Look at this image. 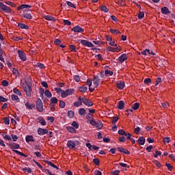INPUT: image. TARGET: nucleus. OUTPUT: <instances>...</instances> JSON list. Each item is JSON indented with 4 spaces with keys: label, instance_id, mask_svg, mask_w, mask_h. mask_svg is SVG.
<instances>
[{
    "label": "nucleus",
    "instance_id": "nucleus-1",
    "mask_svg": "<svg viewBox=\"0 0 175 175\" xmlns=\"http://www.w3.org/2000/svg\"><path fill=\"white\" fill-rule=\"evenodd\" d=\"M7 146L9 147V148H10V150H12V151H14V152H16V154H17V155H21V157H25V158H27L28 156L18 150V148H20V144H16L14 142H8L6 143Z\"/></svg>",
    "mask_w": 175,
    "mask_h": 175
},
{
    "label": "nucleus",
    "instance_id": "nucleus-2",
    "mask_svg": "<svg viewBox=\"0 0 175 175\" xmlns=\"http://www.w3.org/2000/svg\"><path fill=\"white\" fill-rule=\"evenodd\" d=\"M0 12L1 13H6L8 14L9 13H12V8L6 5H4L3 3L0 2Z\"/></svg>",
    "mask_w": 175,
    "mask_h": 175
},
{
    "label": "nucleus",
    "instance_id": "nucleus-3",
    "mask_svg": "<svg viewBox=\"0 0 175 175\" xmlns=\"http://www.w3.org/2000/svg\"><path fill=\"white\" fill-rule=\"evenodd\" d=\"M75 93V90L73 89H67L63 93H62V98H66V96H69L70 95H72Z\"/></svg>",
    "mask_w": 175,
    "mask_h": 175
},
{
    "label": "nucleus",
    "instance_id": "nucleus-4",
    "mask_svg": "<svg viewBox=\"0 0 175 175\" xmlns=\"http://www.w3.org/2000/svg\"><path fill=\"white\" fill-rule=\"evenodd\" d=\"M93 84L95 88H98L99 87V85L100 84V78H99V76L94 75L93 79Z\"/></svg>",
    "mask_w": 175,
    "mask_h": 175
},
{
    "label": "nucleus",
    "instance_id": "nucleus-5",
    "mask_svg": "<svg viewBox=\"0 0 175 175\" xmlns=\"http://www.w3.org/2000/svg\"><path fill=\"white\" fill-rule=\"evenodd\" d=\"M23 88L27 96H31V92H32V88H31V83H27V86L23 87Z\"/></svg>",
    "mask_w": 175,
    "mask_h": 175
},
{
    "label": "nucleus",
    "instance_id": "nucleus-6",
    "mask_svg": "<svg viewBox=\"0 0 175 175\" xmlns=\"http://www.w3.org/2000/svg\"><path fill=\"white\" fill-rule=\"evenodd\" d=\"M36 106L37 110H43V102L40 98H37Z\"/></svg>",
    "mask_w": 175,
    "mask_h": 175
},
{
    "label": "nucleus",
    "instance_id": "nucleus-7",
    "mask_svg": "<svg viewBox=\"0 0 175 175\" xmlns=\"http://www.w3.org/2000/svg\"><path fill=\"white\" fill-rule=\"evenodd\" d=\"M71 31H72L73 32L78 33H83V32H84V29L79 25H77V26L72 27L71 29Z\"/></svg>",
    "mask_w": 175,
    "mask_h": 175
},
{
    "label": "nucleus",
    "instance_id": "nucleus-8",
    "mask_svg": "<svg viewBox=\"0 0 175 175\" xmlns=\"http://www.w3.org/2000/svg\"><path fill=\"white\" fill-rule=\"evenodd\" d=\"M18 55L20 59H21V61L27 60V55L25 54V53H24V51L18 50Z\"/></svg>",
    "mask_w": 175,
    "mask_h": 175
},
{
    "label": "nucleus",
    "instance_id": "nucleus-9",
    "mask_svg": "<svg viewBox=\"0 0 175 175\" xmlns=\"http://www.w3.org/2000/svg\"><path fill=\"white\" fill-rule=\"evenodd\" d=\"M127 59H128V56L126 55V53H123L121 56L118 57V59H117V61L120 62V64H122L125 62V61H126Z\"/></svg>",
    "mask_w": 175,
    "mask_h": 175
},
{
    "label": "nucleus",
    "instance_id": "nucleus-10",
    "mask_svg": "<svg viewBox=\"0 0 175 175\" xmlns=\"http://www.w3.org/2000/svg\"><path fill=\"white\" fill-rule=\"evenodd\" d=\"M22 17L24 18H27V20H32V14L31 13L27 12V11H23V14H21Z\"/></svg>",
    "mask_w": 175,
    "mask_h": 175
},
{
    "label": "nucleus",
    "instance_id": "nucleus-11",
    "mask_svg": "<svg viewBox=\"0 0 175 175\" xmlns=\"http://www.w3.org/2000/svg\"><path fill=\"white\" fill-rule=\"evenodd\" d=\"M81 44H83V46H85L86 47H94V44H92V42L85 40H81Z\"/></svg>",
    "mask_w": 175,
    "mask_h": 175
},
{
    "label": "nucleus",
    "instance_id": "nucleus-12",
    "mask_svg": "<svg viewBox=\"0 0 175 175\" xmlns=\"http://www.w3.org/2000/svg\"><path fill=\"white\" fill-rule=\"evenodd\" d=\"M46 133H49V130L47 129L38 128V135H46Z\"/></svg>",
    "mask_w": 175,
    "mask_h": 175
},
{
    "label": "nucleus",
    "instance_id": "nucleus-13",
    "mask_svg": "<svg viewBox=\"0 0 175 175\" xmlns=\"http://www.w3.org/2000/svg\"><path fill=\"white\" fill-rule=\"evenodd\" d=\"M117 150H118L120 152H122V154H125L126 155H131V152L124 148L118 147Z\"/></svg>",
    "mask_w": 175,
    "mask_h": 175
},
{
    "label": "nucleus",
    "instance_id": "nucleus-14",
    "mask_svg": "<svg viewBox=\"0 0 175 175\" xmlns=\"http://www.w3.org/2000/svg\"><path fill=\"white\" fill-rule=\"evenodd\" d=\"M32 8L31 5H28V4H22L21 5H19L18 8H17V10L18 11H20V10H23V9H29Z\"/></svg>",
    "mask_w": 175,
    "mask_h": 175
},
{
    "label": "nucleus",
    "instance_id": "nucleus-15",
    "mask_svg": "<svg viewBox=\"0 0 175 175\" xmlns=\"http://www.w3.org/2000/svg\"><path fill=\"white\" fill-rule=\"evenodd\" d=\"M89 111L90 113L86 116V118L88 121H91V120H94V116L92 114L95 113V110H90Z\"/></svg>",
    "mask_w": 175,
    "mask_h": 175
},
{
    "label": "nucleus",
    "instance_id": "nucleus-16",
    "mask_svg": "<svg viewBox=\"0 0 175 175\" xmlns=\"http://www.w3.org/2000/svg\"><path fill=\"white\" fill-rule=\"evenodd\" d=\"M82 103H84L85 106H92V101L85 98H82Z\"/></svg>",
    "mask_w": 175,
    "mask_h": 175
},
{
    "label": "nucleus",
    "instance_id": "nucleus-17",
    "mask_svg": "<svg viewBox=\"0 0 175 175\" xmlns=\"http://www.w3.org/2000/svg\"><path fill=\"white\" fill-rule=\"evenodd\" d=\"M66 146L68 148H76V144L72 140L68 141Z\"/></svg>",
    "mask_w": 175,
    "mask_h": 175
},
{
    "label": "nucleus",
    "instance_id": "nucleus-18",
    "mask_svg": "<svg viewBox=\"0 0 175 175\" xmlns=\"http://www.w3.org/2000/svg\"><path fill=\"white\" fill-rule=\"evenodd\" d=\"M116 87L118 88V90H124L125 88V83L124 81L118 82L116 83Z\"/></svg>",
    "mask_w": 175,
    "mask_h": 175
},
{
    "label": "nucleus",
    "instance_id": "nucleus-19",
    "mask_svg": "<svg viewBox=\"0 0 175 175\" xmlns=\"http://www.w3.org/2000/svg\"><path fill=\"white\" fill-rule=\"evenodd\" d=\"M137 143L140 146H144L146 143V138H144V137H139V139H137Z\"/></svg>",
    "mask_w": 175,
    "mask_h": 175
},
{
    "label": "nucleus",
    "instance_id": "nucleus-20",
    "mask_svg": "<svg viewBox=\"0 0 175 175\" xmlns=\"http://www.w3.org/2000/svg\"><path fill=\"white\" fill-rule=\"evenodd\" d=\"M25 106L29 110H32L35 107V104H32L29 102H26L25 103Z\"/></svg>",
    "mask_w": 175,
    "mask_h": 175
},
{
    "label": "nucleus",
    "instance_id": "nucleus-21",
    "mask_svg": "<svg viewBox=\"0 0 175 175\" xmlns=\"http://www.w3.org/2000/svg\"><path fill=\"white\" fill-rule=\"evenodd\" d=\"M117 107L118 109H119V110H122V109L125 107V103H124V101L122 100L118 101Z\"/></svg>",
    "mask_w": 175,
    "mask_h": 175
},
{
    "label": "nucleus",
    "instance_id": "nucleus-22",
    "mask_svg": "<svg viewBox=\"0 0 175 175\" xmlns=\"http://www.w3.org/2000/svg\"><path fill=\"white\" fill-rule=\"evenodd\" d=\"M2 137H3V139L8 142H12V137H10V135H8V134H1Z\"/></svg>",
    "mask_w": 175,
    "mask_h": 175
},
{
    "label": "nucleus",
    "instance_id": "nucleus-23",
    "mask_svg": "<svg viewBox=\"0 0 175 175\" xmlns=\"http://www.w3.org/2000/svg\"><path fill=\"white\" fill-rule=\"evenodd\" d=\"M26 142L29 143L31 142H35V139H33V136L32 135H27L25 137Z\"/></svg>",
    "mask_w": 175,
    "mask_h": 175
},
{
    "label": "nucleus",
    "instance_id": "nucleus-24",
    "mask_svg": "<svg viewBox=\"0 0 175 175\" xmlns=\"http://www.w3.org/2000/svg\"><path fill=\"white\" fill-rule=\"evenodd\" d=\"M18 27H19V28H21V29H29V27L28 26V25H25L24 23H18Z\"/></svg>",
    "mask_w": 175,
    "mask_h": 175
},
{
    "label": "nucleus",
    "instance_id": "nucleus-25",
    "mask_svg": "<svg viewBox=\"0 0 175 175\" xmlns=\"http://www.w3.org/2000/svg\"><path fill=\"white\" fill-rule=\"evenodd\" d=\"M66 129H67V131H69L70 133H76V129L71 126H66Z\"/></svg>",
    "mask_w": 175,
    "mask_h": 175
},
{
    "label": "nucleus",
    "instance_id": "nucleus-26",
    "mask_svg": "<svg viewBox=\"0 0 175 175\" xmlns=\"http://www.w3.org/2000/svg\"><path fill=\"white\" fill-rule=\"evenodd\" d=\"M161 13L163 14H169L170 11H169V8H167V7H164L161 8Z\"/></svg>",
    "mask_w": 175,
    "mask_h": 175
},
{
    "label": "nucleus",
    "instance_id": "nucleus-27",
    "mask_svg": "<svg viewBox=\"0 0 175 175\" xmlns=\"http://www.w3.org/2000/svg\"><path fill=\"white\" fill-rule=\"evenodd\" d=\"M44 18H45V20H47L48 21H56L55 18L50 15H46L44 16Z\"/></svg>",
    "mask_w": 175,
    "mask_h": 175
},
{
    "label": "nucleus",
    "instance_id": "nucleus-28",
    "mask_svg": "<svg viewBox=\"0 0 175 175\" xmlns=\"http://www.w3.org/2000/svg\"><path fill=\"white\" fill-rule=\"evenodd\" d=\"M139 107H140V104L139 103H135L131 106L133 110H137Z\"/></svg>",
    "mask_w": 175,
    "mask_h": 175
},
{
    "label": "nucleus",
    "instance_id": "nucleus-29",
    "mask_svg": "<svg viewBox=\"0 0 175 175\" xmlns=\"http://www.w3.org/2000/svg\"><path fill=\"white\" fill-rule=\"evenodd\" d=\"M45 162L47 163V165H49V166H51V167H53L54 169H57V170H58L59 169L58 167H57V165L53 163V162L49 161H45Z\"/></svg>",
    "mask_w": 175,
    "mask_h": 175
},
{
    "label": "nucleus",
    "instance_id": "nucleus-30",
    "mask_svg": "<svg viewBox=\"0 0 175 175\" xmlns=\"http://www.w3.org/2000/svg\"><path fill=\"white\" fill-rule=\"evenodd\" d=\"M12 100H16L17 103L20 102V98H18V96L12 94L11 96Z\"/></svg>",
    "mask_w": 175,
    "mask_h": 175
},
{
    "label": "nucleus",
    "instance_id": "nucleus-31",
    "mask_svg": "<svg viewBox=\"0 0 175 175\" xmlns=\"http://www.w3.org/2000/svg\"><path fill=\"white\" fill-rule=\"evenodd\" d=\"M38 122H39L40 124H41V125H43V126L47 125V122H46V120H45L44 118H40L39 119Z\"/></svg>",
    "mask_w": 175,
    "mask_h": 175
},
{
    "label": "nucleus",
    "instance_id": "nucleus-32",
    "mask_svg": "<svg viewBox=\"0 0 175 175\" xmlns=\"http://www.w3.org/2000/svg\"><path fill=\"white\" fill-rule=\"evenodd\" d=\"M79 91L80 92H87V91H88V88L84 87V86H81L79 88Z\"/></svg>",
    "mask_w": 175,
    "mask_h": 175
},
{
    "label": "nucleus",
    "instance_id": "nucleus-33",
    "mask_svg": "<svg viewBox=\"0 0 175 175\" xmlns=\"http://www.w3.org/2000/svg\"><path fill=\"white\" fill-rule=\"evenodd\" d=\"M69 49L70 50V51H72V53H76L77 51L76 46L73 44L69 46Z\"/></svg>",
    "mask_w": 175,
    "mask_h": 175
},
{
    "label": "nucleus",
    "instance_id": "nucleus-34",
    "mask_svg": "<svg viewBox=\"0 0 175 175\" xmlns=\"http://www.w3.org/2000/svg\"><path fill=\"white\" fill-rule=\"evenodd\" d=\"M13 92H14V94H16V95H18V96H21V95H23L21 94V92H20V90H18V89H17V88H14L13 89Z\"/></svg>",
    "mask_w": 175,
    "mask_h": 175
},
{
    "label": "nucleus",
    "instance_id": "nucleus-35",
    "mask_svg": "<svg viewBox=\"0 0 175 175\" xmlns=\"http://www.w3.org/2000/svg\"><path fill=\"white\" fill-rule=\"evenodd\" d=\"M100 10L102 12H104L105 13H107V12H109V8L107 7H106L105 5H101Z\"/></svg>",
    "mask_w": 175,
    "mask_h": 175
},
{
    "label": "nucleus",
    "instance_id": "nucleus-36",
    "mask_svg": "<svg viewBox=\"0 0 175 175\" xmlns=\"http://www.w3.org/2000/svg\"><path fill=\"white\" fill-rule=\"evenodd\" d=\"M118 135H120V136H125L126 135V132L124 129H120L118 131Z\"/></svg>",
    "mask_w": 175,
    "mask_h": 175
},
{
    "label": "nucleus",
    "instance_id": "nucleus-37",
    "mask_svg": "<svg viewBox=\"0 0 175 175\" xmlns=\"http://www.w3.org/2000/svg\"><path fill=\"white\" fill-rule=\"evenodd\" d=\"M55 91L57 93V94H61V96H62V94L64 93V90L59 88H55Z\"/></svg>",
    "mask_w": 175,
    "mask_h": 175
},
{
    "label": "nucleus",
    "instance_id": "nucleus-38",
    "mask_svg": "<svg viewBox=\"0 0 175 175\" xmlns=\"http://www.w3.org/2000/svg\"><path fill=\"white\" fill-rule=\"evenodd\" d=\"M44 95H45V96H46V98H51L53 96V94L49 90L45 91Z\"/></svg>",
    "mask_w": 175,
    "mask_h": 175
},
{
    "label": "nucleus",
    "instance_id": "nucleus-39",
    "mask_svg": "<svg viewBox=\"0 0 175 175\" xmlns=\"http://www.w3.org/2000/svg\"><path fill=\"white\" fill-rule=\"evenodd\" d=\"M109 32H111V33H113L116 35H118V33H120V31L115 29H110Z\"/></svg>",
    "mask_w": 175,
    "mask_h": 175
},
{
    "label": "nucleus",
    "instance_id": "nucleus-40",
    "mask_svg": "<svg viewBox=\"0 0 175 175\" xmlns=\"http://www.w3.org/2000/svg\"><path fill=\"white\" fill-rule=\"evenodd\" d=\"M68 116L69 117V118H73V117H75V112L73 111H68Z\"/></svg>",
    "mask_w": 175,
    "mask_h": 175
},
{
    "label": "nucleus",
    "instance_id": "nucleus-41",
    "mask_svg": "<svg viewBox=\"0 0 175 175\" xmlns=\"http://www.w3.org/2000/svg\"><path fill=\"white\" fill-rule=\"evenodd\" d=\"M165 166L167 167V170L170 172H172V170H173V165H172V164L167 163H165Z\"/></svg>",
    "mask_w": 175,
    "mask_h": 175
},
{
    "label": "nucleus",
    "instance_id": "nucleus-42",
    "mask_svg": "<svg viewBox=\"0 0 175 175\" xmlns=\"http://www.w3.org/2000/svg\"><path fill=\"white\" fill-rule=\"evenodd\" d=\"M36 68H39L40 69H44V64H42V63H37V64L36 65Z\"/></svg>",
    "mask_w": 175,
    "mask_h": 175
},
{
    "label": "nucleus",
    "instance_id": "nucleus-43",
    "mask_svg": "<svg viewBox=\"0 0 175 175\" xmlns=\"http://www.w3.org/2000/svg\"><path fill=\"white\" fill-rule=\"evenodd\" d=\"M4 3H5L6 5H8V6H12V8H14L16 6V4H14L12 1H5Z\"/></svg>",
    "mask_w": 175,
    "mask_h": 175
},
{
    "label": "nucleus",
    "instance_id": "nucleus-44",
    "mask_svg": "<svg viewBox=\"0 0 175 175\" xmlns=\"http://www.w3.org/2000/svg\"><path fill=\"white\" fill-rule=\"evenodd\" d=\"M50 102L51 104L57 103L58 102V99H57V97H53L51 98Z\"/></svg>",
    "mask_w": 175,
    "mask_h": 175
},
{
    "label": "nucleus",
    "instance_id": "nucleus-45",
    "mask_svg": "<svg viewBox=\"0 0 175 175\" xmlns=\"http://www.w3.org/2000/svg\"><path fill=\"white\" fill-rule=\"evenodd\" d=\"M83 103L81 101H75L73 103V106H75V107H79V106H81Z\"/></svg>",
    "mask_w": 175,
    "mask_h": 175
},
{
    "label": "nucleus",
    "instance_id": "nucleus-46",
    "mask_svg": "<svg viewBox=\"0 0 175 175\" xmlns=\"http://www.w3.org/2000/svg\"><path fill=\"white\" fill-rule=\"evenodd\" d=\"M22 170H23V172H27V173H32V170L31 168H29H29L27 167H23L22 169Z\"/></svg>",
    "mask_w": 175,
    "mask_h": 175
},
{
    "label": "nucleus",
    "instance_id": "nucleus-47",
    "mask_svg": "<svg viewBox=\"0 0 175 175\" xmlns=\"http://www.w3.org/2000/svg\"><path fill=\"white\" fill-rule=\"evenodd\" d=\"M143 17H144V12H140L138 14V16H137L138 20H142V18H143Z\"/></svg>",
    "mask_w": 175,
    "mask_h": 175
},
{
    "label": "nucleus",
    "instance_id": "nucleus-48",
    "mask_svg": "<svg viewBox=\"0 0 175 175\" xmlns=\"http://www.w3.org/2000/svg\"><path fill=\"white\" fill-rule=\"evenodd\" d=\"M72 126L75 129H79V124L76 122V121H73L72 123Z\"/></svg>",
    "mask_w": 175,
    "mask_h": 175
},
{
    "label": "nucleus",
    "instance_id": "nucleus-49",
    "mask_svg": "<svg viewBox=\"0 0 175 175\" xmlns=\"http://www.w3.org/2000/svg\"><path fill=\"white\" fill-rule=\"evenodd\" d=\"M144 84H151V79L150 78H146L144 80Z\"/></svg>",
    "mask_w": 175,
    "mask_h": 175
},
{
    "label": "nucleus",
    "instance_id": "nucleus-50",
    "mask_svg": "<svg viewBox=\"0 0 175 175\" xmlns=\"http://www.w3.org/2000/svg\"><path fill=\"white\" fill-rule=\"evenodd\" d=\"M119 142L121 143H125L126 142V139L124 136H121L118 138Z\"/></svg>",
    "mask_w": 175,
    "mask_h": 175
},
{
    "label": "nucleus",
    "instance_id": "nucleus-51",
    "mask_svg": "<svg viewBox=\"0 0 175 175\" xmlns=\"http://www.w3.org/2000/svg\"><path fill=\"white\" fill-rule=\"evenodd\" d=\"M4 120V124L5 125H9V124H10V120L9 119V118H3Z\"/></svg>",
    "mask_w": 175,
    "mask_h": 175
},
{
    "label": "nucleus",
    "instance_id": "nucleus-52",
    "mask_svg": "<svg viewBox=\"0 0 175 175\" xmlns=\"http://www.w3.org/2000/svg\"><path fill=\"white\" fill-rule=\"evenodd\" d=\"M64 25H68L69 27V25H72V22L69 20H64Z\"/></svg>",
    "mask_w": 175,
    "mask_h": 175
},
{
    "label": "nucleus",
    "instance_id": "nucleus-53",
    "mask_svg": "<svg viewBox=\"0 0 175 175\" xmlns=\"http://www.w3.org/2000/svg\"><path fill=\"white\" fill-rule=\"evenodd\" d=\"M95 126H96L98 129H100L101 128H103V124H102V122H99L96 123V125Z\"/></svg>",
    "mask_w": 175,
    "mask_h": 175
},
{
    "label": "nucleus",
    "instance_id": "nucleus-54",
    "mask_svg": "<svg viewBox=\"0 0 175 175\" xmlns=\"http://www.w3.org/2000/svg\"><path fill=\"white\" fill-rule=\"evenodd\" d=\"M11 137H12L13 142H17V140L18 139V137L17 135H14V134L11 135Z\"/></svg>",
    "mask_w": 175,
    "mask_h": 175
},
{
    "label": "nucleus",
    "instance_id": "nucleus-55",
    "mask_svg": "<svg viewBox=\"0 0 175 175\" xmlns=\"http://www.w3.org/2000/svg\"><path fill=\"white\" fill-rule=\"evenodd\" d=\"M1 84L3 87H8V85H9V82L7 80H3L2 81Z\"/></svg>",
    "mask_w": 175,
    "mask_h": 175
},
{
    "label": "nucleus",
    "instance_id": "nucleus-56",
    "mask_svg": "<svg viewBox=\"0 0 175 175\" xmlns=\"http://www.w3.org/2000/svg\"><path fill=\"white\" fill-rule=\"evenodd\" d=\"M59 107H61V109H64V107H65V103L64 102V100L59 101Z\"/></svg>",
    "mask_w": 175,
    "mask_h": 175
},
{
    "label": "nucleus",
    "instance_id": "nucleus-57",
    "mask_svg": "<svg viewBox=\"0 0 175 175\" xmlns=\"http://www.w3.org/2000/svg\"><path fill=\"white\" fill-rule=\"evenodd\" d=\"M113 71H110L109 70H105V75H109V76H113Z\"/></svg>",
    "mask_w": 175,
    "mask_h": 175
},
{
    "label": "nucleus",
    "instance_id": "nucleus-58",
    "mask_svg": "<svg viewBox=\"0 0 175 175\" xmlns=\"http://www.w3.org/2000/svg\"><path fill=\"white\" fill-rule=\"evenodd\" d=\"M67 5H68V6H70V8H73L74 9H76V5H75V4H73L70 1H67Z\"/></svg>",
    "mask_w": 175,
    "mask_h": 175
},
{
    "label": "nucleus",
    "instance_id": "nucleus-59",
    "mask_svg": "<svg viewBox=\"0 0 175 175\" xmlns=\"http://www.w3.org/2000/svg\"><path fill=\"white\" fill-rule=\"evenodd\" d=\"M73 79L75 80V81H77V83L80 81V77L79 75H74Z\"/></svg>",
    "mask_w": 175,
    "mask_h": 175
},
{
    "label": "nucleus",
    "instance_id": "nucleus-60",
    "mask_svg": "<svg viewBox=\"0 0 175 175\" xmlns=\"http://www.w3.org/2000/svg\"><path fill=\"white\" fill-rule=\"evenodd\" d=\"M87 85H88L89 88H90L91 85H92V79H88L87 80Z\"/></svg>",
    "mask_w": 175,
    "mask_h": 175
},
{
    "label": "nucleus",
    "instance_id": "nucleus-61",
    "mask_svg": "<svg viewBox=\"0 0 175 175\" xmlns=\"http://www.w3.org/2000/svg\"><path fill=\"white\" fill-rule=\"evenodd\" d=\"M162 81V79L161 77H158L155 81L154 85H158V84H159V83H161Z\"/></svg>",
    "mask_w": 175,
    "mask_h": 175
},
{
    "label": "nucleus",
    "instance_id": "nucleus-62",
    "mask_svg": "<svg viewBox=\"0 0 175 175\" xmlns=\"http://www.w3.org/2000/svg\"><path fill=\"white\" fill-rule=\"evenodd\" d=\"M93 162H94V163H95V165L96 166H99V159H94Z\"/></svg>",
    "mask_w": 175,
    "mask_h": 175
},
{
    "label": "nucleus",
    "instance_id": "nucleus-63",
    "mask_svg": "<svg viewBox=\"0 0 175 175\" xmlns=\"http://www.w3.org/2000/svg\"><path fill=\"white\" fill-rule=\"evenodd\" d=\"M152 148H154V146H152V145H150L146 147V150L148 151V152H151V150H152Z\"/></svg>",
    "mask_w": 175,
    "mask_h": 175
},
{
    "label": "nucleus",
    "instance_id": "nucleus-64",
    "mask_svg": "<svg viewBox=\"0 0 175 175\" xmlns=\"http://www.w3.org/2000/svg\"><path fill=\"white\" fill-rule=\"evenodd\" d=\"M118 116H115L113 118L112 124H116L118 121Z\"/></svg>",
    "mask_w": 175,
    "mask_h": 175
}]
</instances>
